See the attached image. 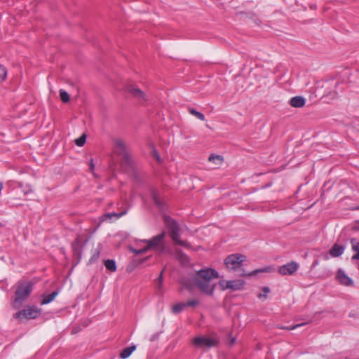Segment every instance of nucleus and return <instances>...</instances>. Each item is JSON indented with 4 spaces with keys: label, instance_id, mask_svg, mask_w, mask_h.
<instances>
[{
    "label": "nucleus",
    "instance_id": "f257e3e1",
    "mask_svg": "<svg viewBox=\"0 0 359 359\" xmlns=\"http://www.w3.org/2000/svg\"><path fill=\"white\" fill-rule=\"evenodd\" d=\"M245 261V257L241 254H232L226 257L224 264L228 270L236 273L237 276H252L258 273L269 272L272 270L271 267L259 269L247 273L243 269V263Z\"/></svg>",
    "mask_w": 359,
    "mask_h": 359
},
{
    "label": "nucleus",
    "instance_id": "f03ea898",
    "mask_svg": "<svg viewBox=\"0 0 359 359\" xmlns=\"http://www.w3.org/2000/svg\"><path fill=\"white\" fill-rule=\"evenodd\" d=\"M218 277L219 273L215 269L211 268L203 269L196 272L193 280L203 292L212 295L214 292L215 285H210V281L213 278Z\"/></svg>",
    "mask_w": 359,
    "mask_h": 359
},
{
    "label": "nucleus",
    "instance_id": "7ed1b4c3",
    "mask_svg": "<svg viewBox=\"0 0 359 359\" xmlns=\"http://www.w3.org/2000/svg\"><path fill=\"white\" fill-rule=\"evenodd\" d=\"M33 290V284L29 281L19 282L15 292L13 306L15 309L20 308L28 299Z\"/></svg>",
    "mask_w": 359,
    "mask_h": 359
},
{
    "label": "nucleus",
    "instance_id": "20e7f679",
    "mask_svg": "<svg viewBox=\"0 0 359 359\" xmlns=\"http://www.w3.org/2000/svg\"><path fill=\"white\" fill-rule=\"evenodd\" d=\"M114 144L115 152L121 156V166L127 170H134V161L124 142L121 139H116Z\"/></svg>",
    "mask_w": 359,
    "mask_h": 359
},
{
    "label": "nucleus",
    "instance_id": "39448f33",
    "mask_svg": "<svg viewBox=\"0 0 359 359\" xmlns=\"http://www.w3.org/2000/svg\"><path fill=\"white\" fill-rule=\"evenodd\" d=\"M164 222L168 229L169 236L172 240H176L180 237V226L176 220L169 216L164 217Z\"/></svg>",
    "mask_w": 359,
    "mask_h": 359
},
{
    "label": "nucleus",
    "instance_id": "423d86ee",
    "mask_svg": "<svg viewBox=\"0 0 359 359\" xmlns=\"http://www.w3.org/2000/svg\"><path fill=\"white\" fill-rule=\"evenodd\" d=\"M165 236V231H163L160 234L152 237L149 240H144V242L147 243L149 249L156 248L158 250H159V252H162L165 249V245L163 243Z\"/></svg>",
    "mask_w": 359,
    "mask_h": 359
},
{
    "label": "nucleus",
    "instance_id": "0eeeda50",
    "mask_svg": "<svg viewBox=\"0 0 359 359\" xmlns=\"http://www.w3.org/2000/svg\"><path fill=\"white\" fill-rule=\"evenodd\" d=\"M40 313V311L37 308L27 307L18 312H17L14 316L16 318L20 320L25 319H35L38 317Z\"/></svg>",
    "mask_w": 359,
    "mask_h": 359
},
{
    "label": "nucleus",
    "instance_id": "6e6552de",
    "mask_svg": "<svg viewBox=\"0 0 359 359\" xmlns=\"http://www.w3.org/2000/svg\"><path fill=\"white\" fill-rule=\"evenodd\" d=\"M193 344L197 348L213 347L217 344V341L215 339L206 337H197L193 339Z\"/></svg>",
    "mask_w": 359,
    "mask_h": 359
},
{
    "label": "nucleus",
    "instance_id": "1a4fd4ad",
    "mask_svg": "<svg viewBox=\"0 0 359 359\" xmlns=\"http://www.w3.org/2000/svg\"><path fill=\"white\" fill-rule=\"evenodd\" d=\"M299 265L297 262L292 261L285 265L281 266L278 272L283 276L293 275L298 269Z\"/></svg>",
    "mask_w": 359,
    "mask_h": 359
},
{
    "label": "nucleus",
    "instance_id": "9d476101",
    "mask_svg": "<svg viewBox=\"0 0 359 359\" xmlns=\"http://www.w3.org/2000/svg\"><path fill=\"white\" fill-rule=\"evenodd\" d=\"M337 278L339 282L345 286H351L353 285V281L345 273V272L339 269L337 272Z\"/></svg>",
    "mask_w": 359,
    "mask_h": 359
},
{
    "label": "nucleus",
    "instance_id": "9b49d317",
    "mask_svg": "<svg viewBox=\"0 0 359 359\" xmlns=\"http://www.w3.org/2000/svg\"><path fill=\"white\" fill-rule=\"evenodd\" d=\"M128 90L133 97L138 99L140 102L145 101V95L140 88L130 86H128Z\"/></svg>",
    "mask_w": 359,
    "mask_h": 359
},
{
    "label": "nucleus",
    "instance_id": "f8f14e48",
    "mask_svg": "<svg viewBox=\"0 0 359 359\" xmlns=\"http://www.w3.org/2000/svg\"><path fill=\"white\" fill-rule=\"evenodd\" d=\"M306 100L302 96H295L290 99V104L296 108H300L305 105Z\"/></svg>",
    "mask_w": 359,
    "mask_h": 359
},
{
    "label": "nucleus",
    "instance_id": "ddd939ff",
    "mask_svg": "<svg viewBox=\"0 0 359 359\" xmlns=\"http://www.w3.org/2000/svg\"><path fill=\"white\" fill-rule=\"evenodd\" d=\"M344 246L335 243L330 250V254L333 257H338L344 253Z\"/></svg>",
    "mask_w": 359,
    "mask_h": 359
},
{
    "label": "nucleus",
    "instance_id": "4468645a",
    "mask_svg": "<svg viewBox=\"0 0 359 359\" xmlns=\"http://www.w3.org/2000/svg\"><path fill=\"white\" fill-rule=\"evenodd\" d=\"M58 293H59V291L55 290L49 294L43 295V298H42L41 304L42 305L49 304L56 297V296L58 294Z\"/></svg>",
    "mask_w": 359,
    "mask_h": 359
},
{
    "label": "nucleus",
    "instance_id": "2eb2a0df",
    "mask_svg": "<svg viewBox=\"0 0 359 359\" xmlns=\"http://www.w3.org/2000/svg\"><path fill=\"white\" fill-rule=\"evenodd\" d=\"M151 197L153 202L155 203V205L158 207L159 208H163L164 203L163 201L161 200L159 194L156 191H153L151 193Z\"/></svg>",
    "mask_w": 359,
    "mask_h": 359
},
{
    "label": "nucleus",
    "instance_id": "dca6fc26",
    "mask_svg": "<svg viewBox=\"0 0 359 359\" xmlns=\"http://www.w3.org/2000/svg\"><path fill=\"white\" fill-rule=\"evenodd\" d=\"M135 348L136 346L135 345L125 348L120 353V358L123 359L128 358L132 354V353L135 350Z\"/></svg>",
    "mask_w": 359,
    "mask_h": 359
},
{
    "label": "nucleus",
    "instance_id": "f3484780",
    "mask_svg": "<svg viewBox=\"0 0 359 359\" xmlns=\"http://www.w3.org/2000/svg\"><path fill=\"white\" fill-rule=\"evenodd\" d=\"M128 208H125L123 211L120 212H110L107 213L104 215V217L111 219L112 217H116L117 219L121 217L122 216L125 215L128 212Z\"/></svg>",
    "mask_w": 359,
    "mask_h": 359
},
{
    "label": "nucleus",
    "instance_id": "a211bd4d",
    "mask_svg": "<svg viewBox=\"0 0 359 359\" xmlns=\"http://www.w3.org/2000/svg\"><path fill=\"white\" fill-rule=\"evenodd\" d=\"M104 266L106 269L111 272L116 271V264L114 259H107L104 261Z\"/></svg>",
    "mask_w": 359,
    "mask_h": 359
},
{
    "label": "nucleus",
    "instance_id": "6ab92c4d",
    "mask_svg": "<svg viewBox=\"0 0 359 359\" xmlns=\"http://www.w3.org/2000/svg\"><path fill=\"white\" fill-rule=\"evenodd\" d=\"M184 308H185L184 303L179 302L172 306V312L174 314H178V313H181L184 310Z\"/></svg>",
    "mask_w": 359,
    "mask_h": 359
},
{
    "label": "nucleus",
    "instance_id": "aec40b11",
    "mask_svg": "<svg viewBox=\"0 0 359 359\" xmlns=\"http://www.w3.org/2000/svg\"><path fill=\"white\" fill-rule=\"evenodd\" d=\"M209 161L213 162L215 164H221L223 161V157L219 155L211 154L208 158Z\"/></svg>",
    "mask_w": 359,
    "mask_h": 359
},
{
    "label": "nucleus",
    "instance_id": "412c9836",
    "mask_svg": "<svg viewBox=\"0 0 359 359\" xmlns=\"http://www.w3.org/2000/svg\"><path fill=\"white\" fill-rule=\"evenodd\" d=\"M188 111H189V112L191 115H193V116H196V117L197 118H198L199 120H201V121H204V120H205V116H204V114H203L202 113H201V112H199V111H196V109H194V108H191V107H189V108L188 109Z\"/></svg>",
    "mask_w": 359,
    "mask_h": 359
},
{
    "label": "nucleus",
    "instance_id": "4be33fe9",
    "mask_svg": "<svg viewBox=\"0 0 359 359\" xmlns=\"http://www.w3.org/2000/svg\"><path fill=\"white\" fill-rule=\"evenodd\" d=\"M100 251H101V247H100V245L99 244L97 248L93 252V254L92 255L91 257L90 258L89 262L90 263L95 262L99 258Z\"/></svg>",
    "mask_w": 359,
    "mask_h": 359
},
{
    "label": "nucleus",
    "instance_id": "5701e85b",
    "mask_svg": "<svg viewBox=\"0 0 359 359\" xmlns=\"http://www.w3.org/2000/svg\"><path fill=\"white\" fill-rule=\"evenodd\" d=\"M245 281L243 280H235L233 283V290H238L243 287Z\"/></svg>",
    "mask_w": 359,
    "mask_h": 359
},
{
    "label": "nucleus",
    "instance_id": "b1692460",
    "mask_svg": "<svg viewBox=\"0 0 359 359\" xmlns=\"http://www.w3.org/2000/svg\"><path fill=\"white\" fill-rule=\"evenodd\" d=\"M173 241L178 245L182 246L186 248H190L191 244L186 241H182L178 237L176 240H173Z\"/></svg>",
    "mask_w": 359,
    "mask_h": 359
},
{
    "label": "nucleus",
    "instance_id": "393cba45",
    "mask_svg": "<svg viewBox=\"0 0 359 359\" xmlns=\"http://www.w3.org/2000/svg\"><path fill=\"white\" fill-rule=\"evenodd\" d=\"M6 68L4 65H0V83L3 82L6 79Z\"/></svg>",
    "mask_w": 359,
    "mask_h": 359
},
{
    "label": "nucleus",
    "instance_id": "a878e982",
    "mask_svg": "<svg viewBox=\"0 0 359 359\" xmlns=\"http://www.w3.org/2000/svg\"><path fill=\"white\" fill-rule=\"evenodd\" d=\"M60 99L61 100L64 102V103H67L69 101V94L64 90H60Z\"/></svg>",
    "mask_w": 359,
    "mask_h": 359
},
{
    "label": "nucleus",
    "instance_id": "bb28decb",
    "mask_svg": "<svg viewBox=\"0 0 359 359\" xmlns=\"http://www.w3.org/2000/svg\"><path fill=\"white\" fill-rule=\"evenodd\" d=\"M86 140V135L83 134L80 137L75 140V144L79 147H82Z\"/></svg>",
    "mask_w": 359,
    "mask_h": 359
},
{
    "label": "nucleus",
    "instance_id": "cd10ccee",
    "mask_svg": "<svg viewBox=\"0 0 359 359\" xmlns=\"http://www.w3.org/2000/svg\"><path fill=\"white\" fill-rule=\"evenodd\" d=\"M163 280V271H161V273L159 274L158 277L156 279V287L160 292L161 290Z\"/></svg>",
    "mask_w": 359,
    "mask_h": 359
},
{
    "label": "nucleus",
    "instance_id": "c85d7f7f",
    "mask_svg": "<svg viewBox=\"0 0 359 359\" xmlns=\"http://www.w3.org/2000/svg\"><path fill=\"white\" fill-rule=\"evenodd\" d=\"M351 248L354 252H359V242L356 241L355 238L351 240Z\"/></svg>",
    "mask_w": 359,
    "mask_h": 359
},
{
    "label": "nucleus",
    "instance_id": "c756f323",
    "mask_svg": "<svg viewBox=\"0 0 359 359\" xmlns=\"http://www.w3.org/2000/svg\"><path fill=\"white\" fill-rule=\"evenodd\" d=\"M20 187L22 189V192L25 195H27L32 192V189L29 184H26L25 187H22V184L20 183Z\"/></svg>",
    "mask_w": 359,
    "mask_h": 359
},
{
    "label": "nucleus",
    "instance_id": "7c9ffc66",
    "mask_svg": "<svg viewBox=\"0 0 359 359\" xmlns=\"http://www.w3.org/2000/svg\"><path fill=\"white\" fill-rule=\"evenodd\" d=\"M198 304H199V301L197 299H191V300H189L187 302L184 303L185 307H187V306L194 307V306H197Z\"/></svg>",
    "mask_w": 359,
    "mask_h": 359
},
{
    "label": "nucleus",
    "instance_id": "2f4dec72",
    "mask_svg": "<svg viewBox=\"0 0 359 359\" xmlns=\"http://www.w3.org/2000/svg\"><path fill=\"white\" fill-rule=\"evenodd\" d=\"M148 250H149V249L148 248L147 245H146L144 248H143L142 249H139V250L132 249L131 250L133 252H134L136 255H141V254L146 252Z\"/></svg>",
    "mask_w": 359,
    "mask_h": 359
},
{
    "label": "nucleus",
    "instance_id": "473e14b6",
    "mask_svg": "<svg viewBox=\"0 0 359 359\" xmlns=\"http://www.w3.org/2000/svg\"><path fill=\"white\" fill-rule=\"evenodd\" d=\"M72 248L75 252H76L78 254L81 253L79 239H76V241L72 244Z\"/></svg>",
    "mask_w": 359,
    "mask_h": 359
},
{
    "label": "nucleus",
    "instance_id": "72a5a7b5",
    "mask_svg": "<svg viewBox=\"0 0 359 359\" xmlns=\"http://www.w3.org/2000/svg\"><path fill=\"white\" fill-rule=\"evenodd\" d=\"M228 283H229V281H228V280H219V285L221 287L222 290H226Z\"/></svg>",
    "mask_w": 359,
    "mask_h": 359
},
{
    "label": "nucleus",
    "instance_id": "f704fd0d",
    "mask_svg": "<svg viewBox=\"0 0 359 359\" xmlns=\"http://www.w3.org/2000/svg\"><path fill=\"white\" fill-rule=\"evenodd\" d=\"M262 291L264 292V294H259L258 295V297L259 298H262V297H264V298H266V294L270 292V288L269 287H264L263 289H262Z\"/></svg>",
    "mask_w": 359,
    "mask_h": 359
},
{
    "label": "nucleus",
    "instance_id": "c9c22d12",
    "mask_svg": "<svg viewBox=\"0 0 359 359\" xmlns=\"http://www.w3.org/2000/svg\"><path fill=\"white\" fill-rule=\"evenodd\" d=\"M177 253L179 256V258L182 259V260H187V257L181 250H177Z\"/></svg>",
    "mask_w": 359,
    "mask_h": 359
},
{
    "label": "nucleus",
    "instance_id": "e433bc0d",
    "mask_svg": "<svg viewBox=\"0 0 359 359\" xmlns=\"http://www.w3.org/2000/svg\"><path fill=\"white\" fill-rule=\"evenodd\" d=\"M308 323H300V324H297L295 325H293L292 327H283V329H285V330H294L297 327H301V326H303L306 324H307Z\"/></svg>",
    "mask_w": 359,
    "mask_h": 359
},
{
    "label": "nucleus",
    "instance_id": "4c0bfd02",
    "mask_svg": "<svg viewBox=\"0 0 359 359\" xmlns=\"http://www.w3.org/2000/svg\"><path fill=\"white\" fill-rule=\"evenodd\" d=\"M90 170L91 172H93L95 169V164L93 163V161L91 158L89 163Z\"/></svg>",
    "mask_w": 359,
    "mask_h": 359
},
{
    "label": "nucleus",
    "instance_id": "58836bf2",
    "mask_svg": "<svg viewBox=\"0 0 359 359\" xmlns=\"http://www.w3.org/2000/svg\"><path fill=\"white\" fill-rule=\"evenodd\" d=\"M152 154H153V156L154 158H156V160L159 161L160 157H159V155L158 154V153H157V151L156 150H154L152 151Z\"/></svg>",
    "mask_w": 359,
    "mask_h": 359
},
{
    "label": "nucleus",
    "instance_id": "ea45409f",
    "mask_svg": "<svg viewBox=\"0 0 359 359\" xmlns=\"http://www.w3.org/2000/svg\"><path fill=\"white\" fill-rule=\"evenodd\" d=\"M351 259L352 260H359V251L356 252V253L353 255Z\"/></svg>",
    "mask_w": 359,
    "mask_h": 359
},
{
    "label": "nucleus",
    "instance_id": "a19ab883",
    "mask_svg": "<svg viewBox=\"0 0 359 359\" xmlns=\"http://www.w3.org/2000/svg\"><path fill=\"white\" fill-rule=\"evenodd\" d=\"M229 283H228V284H227L226 289H231L233 290V280H229Z\"/></svg>",
    "mask_w": 359,
    "mask_h": 359
},
{
    "label": "nucleus",
    "instance_id": "79ce46f5",
    "mask_svg": "<svg viewBox=\"0 0 359 359\" xmlns=\"http://www.w3.org/2000/svg\"><path fill=\"white\" fill-rule=\"evenodd\" d=\"M255 22L257 25H260V24H261V20L256 18L255 19Z\"/></svg>",
    "mask_w": 359,
    "mask_h": 359
},
{
    "label": "nucleus",
    "instance_id": "37998d69",
    "mask_svg": "<svg viewBox=\"0 0 359 359\" xmlns=\"http://www.w3.org/2000/svg\"><path fill=\"white\" fill-rule=\"evenodd\" d=\"M318 264V261H315V262L313 264V265Z\"/></svg>",
    "mask_w": 359,
    "mask_h": 359
},
{
    "label": "nucleus",
    "instance_id": "c03bdc74",
    "mask_svg": "<svg viewBox=\"0 0 359 359\" xmlns=\"http://www.w3.org/2000/svg\"><path fill=\"white\" fill-rule=\"evenodd\" d=\"M235 342V339H233L231 343L233 344Z\"/></svg>",
    "mask_w": 359,
    "mask_h": 359
}]
</instances>
